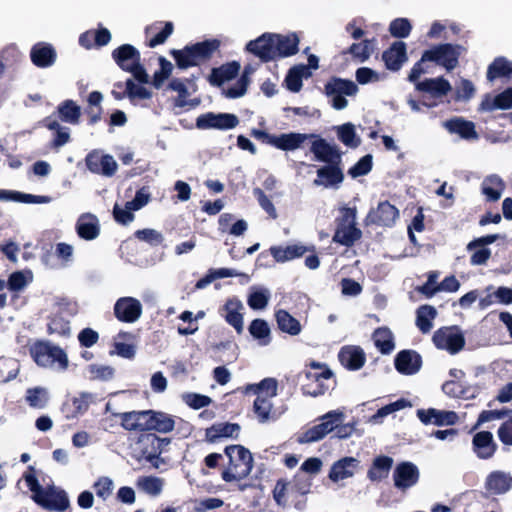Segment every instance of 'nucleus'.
I'll return each mask as SVG.
<instances>
[{"label":"nucleus","instance_id":"nucleus-49","mask_svg":"<svg viewBox=\"0 0 512 512\" xmlns=\"http://www.w3.org/2000/svg\"><path fill=\"white\" fill-rule=\"evenodd\" d=\"M437 316L435 307L431 305H421L416 310V326L423 333H429L432 329V321Z\"/></svg>","mask_w":512,"mask_h":512},{"label":"nucleus","instance_id":"nucleus-39","mask_svg":"<svg viewBox=\"0 0 512 512\" xmlns=\"http://www.w3.org/2000/svg\"><path fill=\"white\" fill-rule=\"evenodd\" d=\"M175 420L165 412L150 409L149 432L169 433L174 430Z\"/></svg>","mask_w":512,"mask_h":512},{"label":"nucleus","instance_id":"nucleus-18","mask_svg":"<svg viewBox=\"0 0 512 512\" xmlns=\"http://www.w3.org/2000/svg\"><path fill=\"white\" fill-rule=\"evenodd\" d=\"M85 162L90 172L107 177L113 176L118 167L116 161L111 155H101L96 151L90 152L86 156Z\"/></svg>","mask_w":512,"mask_h":512},{"label":"nucleus","instance_id":"nucleus-64","mask_svg":"<svg viewBox=\"0 0 512 512\" xmlns=\"http://www.w3.org/2000/svg\"><path fill=\"white\" fill-rule=\"evenodd\" d=\"M138 484L149 495L157 496L162 492L163 480L155 476H144L139 479Z\"/></svg>","mask_w":512,"mask_h":512},{"label":"nucleus","instance_id":"nucleus-26","mask_svg":"<svg viewBox=\"0 0 512 512\" xmlns=\"http://www.w3.org/2000/svg\"><path fill=\"white\" fill-rule=\"evenodd\" d=\"M31 62L38 68L51 67L57 59V53L52 44L37 42L30 50Z\"/></svg>","mask_w":512,"mask_h":512},{"label":"nucleus","instance_id":"nucleus-36","mask_svg":"<svg viewBox=\"0 0 512 512\" xmlns=\"http://www.w3.org/2000/svg\"><path fill=\"white\" fill-rule=\"evenodd\" d=\"M392 466L393 459L391 457L386 455L377 456L367 471V478L372 482H379L388 477Z\"/></svg>","mask_w":512,"mask_h":512},{"label":"nucleus","instance_id":"nucleus-22","mask_svg":"<svg viewBox=\"0 0 512 512\" xmlns=\"http://www.w3.org/2000/svg\"><path fill=\"white\" fill-rule=\"evenodd\" d=\"M174 25L172 22L157 21L145 28L146 46L154 48L162 45L172 35Z\"/></svg>","mask_w":512,"mask_h":512},{"label":"nucleus","instance_id":"nucleus-6","mask_svg":"<svg viewBox=\"0 0 512 512\" xmlns=\"http://www.w3.org/2000/svg\"><path fill=\"white\" fill-rule=\"evenodd\" d=\"M304 380L301 390L304 395L317 397L324 395L330 388L331 384L335 385L332 370L324 363L311 361L303 372ZM334 386H332L333 388Z\"/></svg>","mask_w":512,"mask_h":512},{"label":"nucleus","instance_id":"nucleus-63","mask_svg":"<svg viewBox=\"0 0 512 512\" xmlns=\"http://www.w3.org/2000/svg\"><path fill=\"white\" fill-rule=\"evenodd\" d=\"M134 236L138 240L144 241L152 247L159 246L164 241L163 235L159 231L151 228L137 230L134 232Z\"/></svg>","mask_w":512,"mask_h":512},{"label":"nucleus","instance_id":"nucleus-4","mask_svg":"<svg viewBox=\"0 0 512 512\" xmlns=\"http://www.w3.org/2000/svg\"><path fill=\"white\" fill-rule=\"evenodd\" d=\"M220 46L221 41L213 38L188 44L182 49H171L169 53L173 57L177 68L186 70L210 61Z\"/></svg>","mask_w":512,"mask_h":512},{"label":"nucleus","instance_id":"nucleus-1","mask_svg":"<svg viewBox=\"0 0 512 512\" xmlns=\"http://www.w3.org/2000/svg\"><path fill=\"white\" fill-rule=\"evenodd\" d=\"M299 37L295 33L287 35L263 33L246 44V51L268 63L281 58L293 56L299 51Z\"/></svg>","mask_w":512,"mask_h":512},{"label":"nucleus","instance_id":"nucleus-5","mask_svg":"<svg viewBox=\"0 0 512 512\" xmlns=\"http://www.w3.org/2000/svg\"><path fill=\"white\" fill-rule=\"evenodd\" d=\"M224 454L228 458L227 467L221 473L225 482L240 481L249 476L253 469V457L249 449L233 444L224 448Z\"/></svg>","mask_w":512,"mask_h":512},{"label":"nucleus","instance_id":"nucleus-20","mask_svg":"<svg viewBox=\"0 0 512 512\" xmlns=\"http://www.w3.org/2000/svg\"><path fill=\"white\" fill-rule=\"evenodd\" d=\"M382 60L386 69L396 72L408 60L407 45L403 41L393 42L389 48L382 53Z\"/></svg>","mask_w":512,"mask_h":512},{"label":"nucleus","instance_id":"nucleus-50","mask_svg":"<svg viewBox=\"0 0 512 512\" xmlns=\"http://www.w3.org/2000/svg\"><path fill=\"white\" fill-rule=\"evenodd\" d=\"M373 341L376 348L382 354H390L394 347V339L391 330L388 327H379L373 332Z\"/></svg>","mask_w":512,"mask_h":512},{"label":"nucleus","instance_id":"nucleus-42","mask_svg":"<svg viewBox=\"0 0 512 512\" xmlns=\"http://www.w3.org/2000/svg\"><path fill=\"white\" fill-rule=\"evenodd\" d=\"M102 100L103 95L100 91H92L89 93L87 98L88 105L84 109V113L88 118L87 124L89 126H94L102 119Z\"/></svg>","mask_w":512,"mask_h":512},{"label":"nucleus","instance_id":"nucleus-52","mask_svg":"<svg viewBox=\"0 0 512 512\" xmlns=\"http://www.w3.org/2000/svg\"><path fill=\"white\" fill-rule=\"evenodd\" d=\"M47 333L62 338H69L71 335L70 322L61 314L52 315L48 317Z\"/></svg>","mask_w":512,"mask_h":512},{"label":"nucleus","instance_id":"nucleus-44","mask_svg":"<svg viewBox=\"0 0 512 512\" xmlns=\"http://www.w3.org/2000/svg\"><path fill=\"white\" fill-rule=\"evenodd\" d=\"M445 127L450 133H456L463 139L470 140L478 138L475 124L472 121L464 120L462 118H454L446 121Z\"/></svg>","mask_w":512,"mask_h":512},{"label":"nucleus","instance_id":"nucleus-3","mask_svg":"<svg viewBox=\"0 0 512 512\" xmlns=\"http://www.w3.org/2000/svg\"><path fill=\"white\" fill-rule=\"evenodd\" d=\"M23 479L32 492V500L40 507L48 511L64 512L70 506V501L65 490L51 485L42 487L36 476L34 466H28L23 474Z\"/></svg>","mask_w":512,"mask_h":512},{"label":"nucleus","instance_id":"nucleus-58","mask_svg":"<svg viewBox=\"0 0 512 512\" xmlns=\"http://www.w3.org/2000/svg\"><path fill=\"white\" fill-rule=\"evenodd\" d=\"M271 399L272 397H264L262 395H258L254 400L253 411L261 423H265L270 419V413L273 407Z\"/></svg>","mask_w":512,"mask_h":512},{"label":"nucleus","instance_id":"nucleus-59","mask_svg":"<svg viewBox=\"0 0 512 512\" xmlns=\"http://www.w3.org/2000/svg\"><path fill=\"white\" fill-rule=\"evenodd\" d=\"M305 69V66H294L289 69L284 79L286 88L289 91L297 93L301 90L303 86L302 77Z\"/></svg>","mask_w":512,"mask_h":512},{"label":"nucleus","instance_id":"nucleus-30","mask_svg":"<svg viewBox=\"0 0 512 512\" xmlns=\"http://www.w3.org/2000/svg\"><path fill=\"white\" fill-rule=\"evenodd\" d=\"M240 425L230 422H218L205 430V440L209 443H217L222 438H237Z\"/></svg>","mask_w":512,"mask_h":512},{"label":"nucleus","instance_id":"nucleus-15","mask_svg":"<svg viewBox=\"0 0 512 512\" xmlns=\"http://www.w3.org/2000/svg\"><path fill=\"white\" fill-rule=\"evenodd\" d=\"M416 414L424 425L452 426L459 420V416L455 411L438 410L435 408L418 409Z\"/></svg>","mask_w":512,"mask_h":512},{"label":"nucleus","instance_id":"nucleus-9","mask_svg":"<svg viewBox=\"0 0 512 512\" xmlns=\"http://www.w3.org/2000/svg\"><path fill=\"white\" fill-rule=\"evenodd\" d=\"M462 50L459 44H438L422 53V61L434 62L450 72L458 66Z\"/></svg>","mask_w":512,"mask_h":512},{"label":"nucleus","instance_id":"nucleus-32","mask_svg":"<svg viewBox=\"0 0 512 512\" xmlns=\"http://www.w3.org/2000/svg\"><path fill=\"white\" fill-rule=\"evenodd\" d=\"M240 68V63L237 61H231L219 67L212 68L208 76V82L212 86L219 87L225 81L234 79L238 75Z\"/></svg>","mask_w":512,"mask_h":512},{"label":"nucleus","instance_id":"nucleus-56","mask_svg":"<svg viewBox=\"0 0 512 512\" xmlns=\"http://www.w3.org/2000/svg\"><path fill=\"white\" fill-rule=\"evenodd\" d=\"M248 330L253 338L259 340L261 344L267 345L270 342V327L264 319L252 320Z\"/></svg>","mask_w":512,"mask_h":512},{"label":"nucleus","instance_id":"nucleus-17","mask_svg":"<svg viewBox=\"0 0 512 512\" xmlns=\"http://www.w3.org/2000/svg\"><path fill=\"white\" fill-rule=\"evenodd\" d=\"M149 415L150 409L118 413L116 417L119 418L123 429L143 434L149 432Z\"/></svg>","mask_w":512,"mask_h":512},{"label":"nucleus","instance_id":"nucleus-51","mask_svg":"<svg viewBox=\"0 0 512 512\" xmlns=\"http://www.w3.org/2000/svg\"><path fill=\"white\" fill-rule=\"evenodd\" d=\"M337 138L345 146L350 148H357L361 144V139L356 134L355 126L351 122L344 123L336 126Z\"/></svg>","mask_w":512,"mask_h":512},{"label":"nucleus","instance_id":"nucleus-21","mask_svg":"<svg viewBox=\"0 0 512 512\" xmlns=\"http://www.w3.org/2000/svg\"><path fill=\"white\" fill-rule=\"evenodd\" d=\"M243 304L237 297H232L226 300L225 304L220 309L221 316L225 321L232 326L237 334L243 332Z\"/></svg>","mask_w":512,"mask_h":512},{"label":"nucleus","instance_id":"nucleus-16","mask_svg":"<svg viewBox=\"0 0 512 512\" xmlns=\"http://www.w3.org/2000/svg\"><path fill=\"white\" fill-rule=\"evenodd\" d=\"M418 467L412 462L399 463L393 472L394 485L397 489L405 491L419 481Z\"/></svg>","mask_w":512,"mask_h":512},{"label":"nucleus","instance_id":"nucleus-41","mask_svg":"<svg viewBox=\"0 0 512 512\" xmlns=\"http://www.w3.org/2000/svg\"><path fill=\"white\" fill-rule=\"evenodd\" d=\"M512 487V477L503 471L491 472L486 479V489L493 494H503Z\"/></svg>","mask_w":512,"mask_h":512},{"label":"nucleus","instance_id":"nucleus-40","mask_svg":"<svg viewBox=\"0 0 512 512\" xmlns=\"http://www.w3.org/2000/svg\"><path fill=\"white\" fill-rule=\"evenodd\" d=\"M362 237V231L356 225H336L333 242L351 247Z\"/></svg>","mask_w":512,"mask_h":512},{"label":"nucleus","instance_id":"nucleus-60","mask_svg":"<svg viewBox=\"0 0 512 512\" xmlns=\"http://www.w3.org/2000/svg\"><path fill=\"white\" fill-rule=\"evenodd\" d=\"M26 402L32 408L42 409L48 402L47 392L44 388H30L26 392Z\"/></svg>","mask_w":512,"mask_h":512},{"label":"nucleus","instance_id":"nucleus-35","mask_svg":"<svg viewBox=\"0 0 512 512\" xmlns=\"http://www.w3.org/2000/svg\"><path fill=\"white\" fill-rule=\"evenodd\" d=\"M308 248L304 245L293 244L286 247L282 246H271L270 253L274 259V262L284 263L302 257Z\"/></svg>","mask_w":512,"mask_h":512},{"label":"nucleus","instance_id":"nucleus-2","mask_svg":"<svg viewBox=\"0 0 512 512\" xmlns=\"http://www.w3.org/2000/svg\"><path fill=\"white\" fill-rule=\"evenodd\" d=\"M310 152L317 161L326 164L317 169V178L313 184L324 187L340 185L344 180L342 151L336 145L329 144L325 139L318 138L312 142Z\"/></svg>","mask_w":512,"mask_h":512},{"label":"nucleus","instance_id":"nucleus-13","mask_svg":"<svg viewBox=\"0 0 512 512\" xmlns=\"http://www.w3.org/2000/svg\"><path fill=\"white\" fill-rule=\"evenodd\" d=\"M239 118L231 113L207 112L201 114L196 119V127L201 130L217 129L230 130L237 127Z\"/></svg>","mask_w":512,"mask_h":512},{"label":"nucleus","instance_id":"nucleus-19","mask_svg":"<svg viewBox=\"0 0 512 512\" xmlns=\"http://www.w3.org/2000/svg\"><path fill=\"white\" fill-rule=\"evenodd\" d=\"M395 369L402 375H413L422 366V357L415 350H401L394 359Z\"/></svg>","mask_w":512,"mask_h":512},{"label":"nucleus","instance_id":"nucleus-34","mask_svg":"<svg viewBox=\"0 0 512 512\" xmlns=\"http://www.w3.org/2000/svg\"><path fill=\"white\" fill-rule=\"evenodd\" d=\"M41 124L48 130L55 131L54 137L50 142V148L58 150L71 140L69 128L62 127L52 116L45 117Z\"/></svg>","mask_w":512,"mask_h":512},{"label":"nucleus","instance_id":"nucleus-54","mask_svg":"<svg viewBox=\"0 0 512 512\" xmlns=\"http://www.w3.org/2000/svg\"><path fill=\"white\" fill-rule=\"evenodd\" d=\"M278 382L275 378H264L257 384H249L246 392H252L256 396L275 397L277 395Z\"/></svg>","mask_w":512,"mask_h":512},{"label":"nucleus","instance_id":"nucleus-28","mask_svg":"<svg viewBox=\"0 0 512 512\" xmlns=\"http://www.w3.org/2000/svg\"><path fill=\"white\" fill-rule=\"evenodd\" d=\"M112 59L117 66L127 72L137 62L141 61V54L137 48L131 44H122L112 51Z\"/></svg>","mask_w":512,"mask_h":512},{"label":"nucleus","instance_id":"nucleus-45","mask_svg":"<svg viewBox=\"0 0 512 512\" xmlns=\"http://www.w3.org/2000/svg\"><path fill=\"white\" fill-rule=\"evenodd\" d=\"M126 91L118 92L116 90H112L111 94L116 100H122L126 96L130 99V101H134L135 99H150L152 97L151 91L141 85H137L134 81L129 78L125 82Z\"/></svg>","mask_w":512,"mask_h":512},{"label":"nucleus","instance_id":"nucleus-24","mask_svg":"<svg viewBox=\"0 0 512 512\" xmlns=\"http://www.w3.org/2000/svg\"><path fill=\"white\" fill-rule=\"evenodd\" d=\"M360 461L352 456L343 457L335 461L329 471L328 478L332 482H339L341 480L353 477L358 470Z\"/></svg>","mask_w":512,"mask_h":512},{"label":"nucleus","instance_id":"nucleus-7","mask_svg":"<svg viewBox=\"0 0 512 512\" xmlns=\"http://www.w3.org/2000/svg\"><path fill=\"white\" fill-rule=\"evenodd\" d=\"M29 354L33 361L42 368L57 365L60 370L66 371L69 367V359L65 350L48 340L39 339L34 341L29 346Z\"/></svg>","mask_w":512,"mask_h":512},{"label":"nucleus","instance_id":"nucleus-14","mask_svg":"<svg viewBox=\"0 0 512 512\" xmlns=\"http://www.w3.org/2000/svg\"><path fill=\"white\" fill-rule=\"evenodd\" d=\"M142 314V304L134 297H121L114 305V315L120 322L134 323Z\"/></svg>","mask_w":512,"mask_h":512},{"label":"nucleus","instance_id":"nucleus-47","mask_svg":"<svg viewBox=\"0 0 512 512\" xmlns=\"http://www.w3.org/2000/svg\"><path fill=\"white\" fill-rule=\"evenodd\" d=\"M373 42L374 38L353 43L346 50L342 51V55L350 54L353 60L363 63L370 58L373 52Z\"/></svg>","mask_w":512,"mask_h":512},{"label":"nucleus","instance_id":"nucleus-12","mask_svg":"<svg viewBox=\"0 0 512 512\" xmlns=\"http://www.w3.org/2000/svg\"><path fill=\"white\" fill-rule=\"evenodd\" d=\"M432 341L438 349L451 354L458 353L465 345V338L457 326L439 328L434 332Z\"/></svg>","mask_w":512,"mask_h":512},{"label":"nucleus","instance_id":"nucleus-61","mask_svg":"<svg viewBox=\"0 0 512 512\" xmlns=\"http://www.w3.org/2000/svg\"><path fill=\"white\" fill-rule=\"evenodd\" d=\"M411 30L412 25L407 18H396L389 25V32L395 38H407Z\"/></svg>","mask_w":512,"mask_h":512},{"label":"nucleus","instance_id":"nucleus-25","mask_svg":"<svg viewBox=\"0 0 512 512\" xmlns=\"http://www.w3.org/2000/svg\"><path fill=\"white\" fill-rule=\"evenodd\" d=\"M338 360L350 371L361 369L366 362V355L360 346L346 345L338 353Z\"/></svg>","mask_w":512,"mask_h":512},{"label":"nucleus","instance_id":"nucleus-29","mask_svg":"<svg viewBox=\"0 0 512 512\" xmlns=\"http://www.w3.org/2000/svg\"><path fill=\"white\" fill-rule=\"evenodd\" d=\"M472 449L479 459L492 458L497 450L493 434L489 431L477 432L472 439Z\"/></svg>","mask_w":512,"mask_h":512},{"label":"nucleus","instance_id":"nucleus-8","mask_svg":"<svg viewBox=\"0 0 512 512\" xmlns=\"http://www.w3.org/2000/svg\"><path fill=\"white\" fill-rule=\"evenodd\" d=\"M250 135L257 140H260L262 143L268 144L282 151H295L301 148L306 140L311 138H320L315 134L297 132L275 135L256 128L251 130Z\"/></svg>","mask_w":512,"mask_h":512},{"label":"nucleus","instance_id":"nucleus-23","mask_svg":"<svg viewBox=\"0 0 512 512\" xmlns=\"http://www.w3.org/2000/svg\"><path fill=\"white\" fill-rule=\"evenodd\" d=\"M142 454L148 459L157 458L165 446L170 443L169 438H160L155 433H143L137 441Z\"/></svg>","mask_w":512,"mask_h":512},{"label":"nucleus","instance_id":"nucleus-53","mask_svg":"<svg viewBox=\"0 0 512 512\" xmlns=\"http://www.w3.org/2000/svg\"><path fill=\"white\" fill-rule=\"evenodd\" d=\"M167 88L169 90L175 91L178 93V96L174 100V105L176 107L183 108L187 105L195 106L198 104V101H188L187 97L189 96L188 88L184 81L179 78H173L169 83Z\"/></svg>","mask_w":512,"mask_h":512},{"label":"nucleus","instance_id":"nucleus-10","mask_svg":"<svg viewBox=\"0 0 512 512\" xmlns=\"http://www.w3.org/2000/svg\"><path fill=\"white\" fill-rule=\"evenodd\" d=\"M326 96L331 98V105L336 110L347 107L345 96H353L358 92V86L349 79L332 77L324 86Z\"/></svg>","mask_w":512,"mask_h":512},{"label":"nucleus","instance_id":"nucleus-33","mask_svg":"<svg viewBox=\"0 0 512 512\" xmlns=\"http://www.w3.org/2000/svg\"><path fill=\"white\" fill-rule=\"evenodd\" d=\"M416 89L429 93L434 98L446 96L451 90L450 82L444 77L427 78L416 84Z\"/></svg>","mask_w":512,"mask_h":512},{"label":"nucleus","instance_id":"nucleus-57","mask_svg":"<svg viewBox=\"0 0 512 512\" xmlns=\"http://www.w3.org/2000/svg\"><path fill=\"white\" fill-rule=\"evenodd\" d=\"M158 63L160 69L154 72L151 82L153 87L156 89H160L163 86L165 80H167L171 76L173 71L172 63L165 57L160 56L158 58Z\"/></svg>","mask_w":512,"mask_h":512},{"label":"nucleus","instance_id":"nucleus-31","mask_svg":"<svg viewBox=\"0 0 512 512\" xmlns=\"http://www.w3.org/2000/svg\"><path fill=\"white\" fill-rule=\"evenodd\" d=\"M77 235L86 241L96 239L100 234V224L98 218L91 213H84L79 216L76 222Z\"/></svg>","mask_w":512,"mask_h":512},{"label":"nucleus","instance_id":"nucleus-55","mask_svg":"<svg viewBox=\"0 0 512 512\" xmlns=\"http://www.w3.org/2000/svg\"><path fill=\"white\" fill-rule=\"evenodd\" d=\"M240 274L236 272L234 269L229 268H219V269H209L208 273L199 279L196 284V289H204L207 287L211 282H213L216 279H223V278H229V277H236Z\"/></svg>","mask_w":512,"mask_h":512},{"label":"nucleus","instance_id":"nucleus-38","mask_svg":"<svg viewBox=\"0 0 512 512\" xmlns=\"http://www.w3.org/2000/svg\"><path fill=\"white\" fill-rule=\"evenodd\" d=\"M512 107V87L491 98L486 95L480 104V110L493 111L495 109L507 110Z\"/></svg>","mask_w":512,"mask_h":512},{"label":"nucleus","instance_id":"nucleus-46","mask_svg":"<svg viewBox=\"0 0 512 512\" xmlns=\"http://www.w3.org/2000/svg\"><path fill=\"white\" fill-rule=\"evenodd\" d=\"M505 189V182L496 174L487 176L481 185L482 193L490 202H496L501 198Z\"/></svg>","mask_w":512,"mask_h":512},{"label":"nucleus","instance_id":"nucleus-37","mask_svg":"<svg viewBox=\"0 0 512 512\" xmlns=\"http://www.w3.org/2000/svg\"><path fill=\"white\" fill-rule=\"evenodd\" d=\"M56 112L59 120L72 125L79 124L82 115L81 107L72 99L62 101Z\"/></svg>","mask_w":512,"mask_h":512},{"label":"nucleus","instance_id":"nucleus-27","mask_svg":"<svg viewBox=\"0 0 512 512\" xmlns=\"http://www.w3.org/2000/svg\"><path fill=\"white\" fill-rule=\"evenodd\" d=\"M371 222L377 226L392 227L399 217V210L389 201L379 202L377 208L368 215Z\"/></svg>","mask_w":512,"mask_h":512},{"label":"nucleus","instance_id":"nucleus-62","mask_svg":"<svg viewBox=\"0 0 512 512\" xmlns=\"http://www.w3.org/2000/svg\"><path fill=\"white\" fill-rule=\"evenodd\" d=\"M373 167V156L366 154L361 157L352 167L349 168L348 174L352 178L367 175Z\"/></svg>","mask_w":512,"mask_h":512},{"label":"nucleus","instance_id":"nucleus-43","mask_svg":"<svg viewBox=\"0 0 512 512\" xmlns=\"http://www.w3.org/2000/svg\"><path fill=\"white\" fill-rule=\"evenodd\" d=\"M512 76V62L503 56L496 57L489 64L486 72V78L489 82L496 79L510 78Z\"/></svg>","mask_w":512,"mask_h":512},{"label":"nucleus","instance_id":"nucleus-48","mask_svg":"<svg viewBox=\"0 0 512 512\" xmlns=\"http://www.w3.org/2000/svg\"><path fill=\"white\" fill-rule=\"evenodd\" d=\"M278 328L291 336H296L301 332L300 322L288 311L280 309L275 313Z\"/></svg>","mask_w":512,"mask_h":512},{"label":"nucleus","instance_id":"nucleus-11","mask_svg":"<svg viewBox=\"0 0 512 512\" xmlns=\"http://www.w3.org/2000/svg\"><path fill=\"white\" fill-rule=\"evenodd\" d=\"M343 413L329 411L321 417V422L304 431L298 438L299 443H311L323 439L327 434L334 431L337 422H341Z\"/></svg>","mask_w":512,"mask_h":512}]
</instances>
